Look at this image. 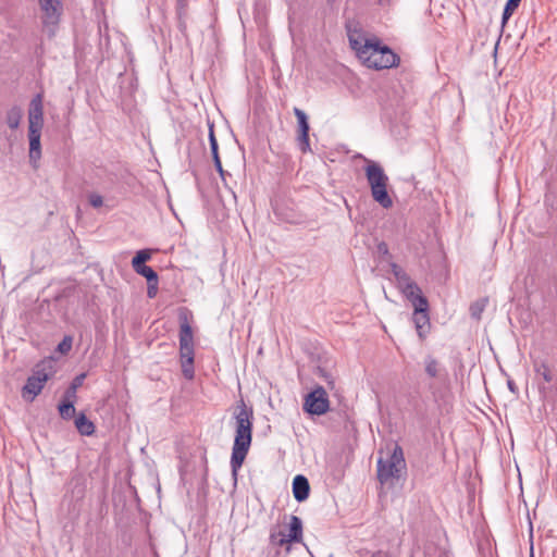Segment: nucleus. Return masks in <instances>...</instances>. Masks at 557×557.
Here are the masks:
<instances>
[{
  "instance_id": "nucleus-17",
  "label": "nucleus",
  "mask_w": 557,
  "mask_h": 557,
  "mask_svg": "<svg viewBox=\"0 0 557 557\" xmlns=\"http://www.w3.org/2000/svg\"><path fill=\"white\" fill-rule=\"evenodd\" d=\"M194 346V335L190 324L184 318L180 324V346Z\"/></svg>"
},
{
  "instance_id": "nucleus-37",
  "label": "nucleus",
  "mask_w": 557,
  "mask_h": 557,
  "mask_svg": "<svg viewBox=\"0 0 557 557\" xmlns=\"http://www.w3.org/2000/svg\"><path fill=\"white\" fill-rule=\"evenodd\" d=\"M391 265V270H392V273L394 274L395 278L399 277V275L401 273H404L405 271L395 262H391L389 263Z\"/></svg>"
},
{
  "instance_id": "nucleus-7",
  "label": "nucleus",
  "mask_w": 557,
  "mask_h": 557,
  "mask_svg": "<svg viewBox=\"0 0 557 557\" xmlns=\"http://www.w3.org/2000/svg\"><path fill=\"white\" fill-rule=\"evenodd\" d=\"M330 409V400L326 391L322 386H317L306 395L304 410L312 416H322Z\"/></svg>"
},
{
  "instance_id": "nucleus-12",
  "label": "nucleus",
  "mask_w": 557,
  "mask_h": 557,
  "mask_svg": "<svg viewBox=\"0 0 557 557\" xmlns=\"http://www.w3.org/2000/svg\"><path fill=\"white\" fill-rule=\"evenodd\" d=\"M310 494V484L308 479L302 474H297L293 480V495L298 503L308 499Z\"/></svg>"
},
{
  "instance_id": "nucleus-36",
  "label": "nucleus",
  "mask_w": 557,
  "mask_h": 557,
  "mask_svg": "<svg viewBox=\"0 0 557 557\" xmlns=\"http://www.w3.org/2000/svg\"><path fill=\"white\" fill-rule=\"evenodd\" d=\"M391 265V270H392V273L394 274L395 278L399 277V275L401 273H404L405 271L395 262H391L389 263Z\"/></svg>"
},
{
  "instance_id": "nucleus-8",
  "label": "nucleus",
  "mask_w": 557,
  "mask_h": 557,
  "mask_svg": "<svg viewBox=\"0 0 557 557\" xmlns=\"http://www.w3.org/2000/svg\"><path fill=\"white\" fill-rule=\"evenodd\" d=\"M50 375L45 369H36L30 375L24 387L22 388V397L26 401H33L37 395H39L45 386V383L49 380Z\"/></svg>"
},
{
  "instance_id": "nucleus-30",
  "label": "nucleus",
  "mask_w": 557,
  "mask_h": 557,
  "mask_svg": "<svg viewBox=\"0 0 557 557\" xmlns=\"http://www.w3.org/2000/svg\"><path fill=\"white\" fill-rule=\"evenodd\" d=\"M181 360H194V346H180Z\"/></svg>"
},
{
  "instance_id": "nucleus-27",
  "label": "nucleus",
  "mask_w": 557,
  "mask_h": 557,
  "mask_svg": "<svg viewBox=\"0 0 557 557\" xmlns=\"http://www.w3.org/2000/svg\"><path fill=\"white\" fill-rule=\"evenodd\" d=\"M182 373L185 379L193 380L195 375L194 360H181Z\"/></svg>"
},
{
  "instance_id": "nucleus-3",
  "label": "nucleus",
  "mask_w": 557,
  "mask_h": 557,
  "mask_svg": "<svg viewBox=\"0 0 557 557\" xmlns=\"http://www.w3.org/2000/svg\"><path fill=\"white\" fill-rule=\"evenodd\" d=\"M364 172L373 200L384 209L392 208L393 199L387 191L388 176L381 164L374 161H368Z\"/></svg>"
},
{
  "instance_id": "nucleus-29",
  "label": "nucleus",
  "mask_w": 557,
  "mask_h": 557,
  "mask_svg": "<svg viewBox=\"0 0 557 557\" xmlns=\"http://www.w3.org/2000/svg\"><path fill=\"white\" fill-rule=\"evenodd\" d=\"M72 336H64V338L58 344L57 351L61 355H66L72 349Z\"/></svg>"
},
{
  "instance_id": "nucleus-23",
  "label": "nucleus",
  "mask_w": 557,
  "mask_h": 557,
  "mask_svg": "<svg viewBox=\"0 0 557 557\" xmlns=\"http://www.w3.org/2000/svg\"><path fill=\"white\" fill-rule=\"evenodd\" d=\"M59 412L60 416L65 420L73 418L75 414L74 403L70 400V398L64 397V399L59 405Z\"/></svg>"
},
{
  "instance_id": "nucleus-32",
  "label": "nucleus",
  "mask_w": 557,
  "mask_h": 557,
  "mask_svg": "<svg viewBox=\"0 0 557 557\" xmlns=\"http://www.w3.org/2000/svg\"><path fill=\"white\" fill-rule=\"evenodd\" d=\"M377 253L384 258H391L388 246L385 242H381L376 246Z\"/></svg>"
},
{
  "instance_id": "nucleus-28",
  "label": "nucleus",
  "mask_w": 557,
  "mask_h": 557,
  "mask_svg": "<svg viewBox=\"0 0 557 557\" xmlns=\"http://www.w3.org/2000/svg\"><path fill=\"white\" fill-rule=\"evenodd\" d=\"M84 377H85V374H79L73 380V382L71 383V386L66 389V392L64 394L65 398H71V397L75 396L76 388L82 385Z\"/></svg>"
},
{
  "instance_id": "nucleus-25",
  "label": "nucleus",
  "mask_w": 557,
  "mask_h": 557,
  "mask_svg": "<svg viewBox=\"0 0 557 557\" xmlns=\"http://www.w3.org/2000/svg\"><path fill=\"white\" fill-rule=\"evenodd\" d=\"M534 371L536 374L541 375L545 382L549 383L553 381L550 369L546 362H536L534 364Z\"/></svg>"
},
{
  "instance_id": "nucleus-5",
  "label": "nucleus",
  "mask_w": 557,
  "mask_h": 557,
  "mask_svg": "<svg viewBox=\"0 0 557 557\" xmlns=\"http://www.w3.org/2000/svg\"><path fill=\"white\" fill-rule=\"evenodd\" d=\"M38 2L42 11L44 29L49 37H53L62 15V2L60 0H38Z\"/></svg>"
},
{
  "instance_id": "nucleus-13",
  "label": "nucleus",
  "mask_w": 557,
  "mask_h": 557,
  "mask_svg": "<svg viewBox=\"0 0 557 557\" xmlns=\"http://www.w3.org/2000/svg\"><path fill=\"white\" fill-rule=\"evenodd\" d=\"M209 143H210L212 159L214 162V168L219 172L222 180H224L225 171L222 168L221 159L219 156V146H218V141H216V138L214 135L213 124L209 125Z\"/></svg>"
},
{
  "instance_id": "nucleus-39",
  "label": "nucleus",
  "mask_w": 557,
  "mask_h": 557,
  "mask_svg": "<svg viewBox=\"0 0 557 557\" xmlns=\"http://www.w3.org/2000/svg\"><path fill=\"white\" fill-rule=\"evenodd\" d=\"M379 4H383V0H376Z\"/></svg>"
},
{
  "instance_id": "nucleus-34",
  "label": "nucleus",
  "mask_w": 557,
  "mask_h": 557,
  "mask_svg": "<svg viewBox=\"0 0 557 557\" xmlns=\"http://www.w3.org/2000/svg\"><path fill=\"white\" fill-rule=\"evenodd\" d=\"M148 288H147V296L149 298H154L158 293V281L157 282H147Z\"/></svg>"
},
{
  "instance_id": "nucleus-10",
  "label": "nucleus",
  "mask_w": 557,
  "mask_h": 557,
  "mask_svg": "<svg viewBox=\"0 0 557 557\" xmlns=\"http://www.w3.org/2000/svg\"><path fill=\"white\" fill-rule=\"evenodd\" d=\"M294 114L297 117V123H298V135H297L298 147L301 152L306 153V152L310 151V143H309L310 126H309V122H308V116L305 113V111H302L299 108H294Z\"/></svg>"
},
{
  "instance_id": "nucleus-38",
  "label": "nucleus",
  "mask_w": 557,
  "mask_h": 557,
  "mask_svg": "<svg viewBox=\"0 0 557 557\" xmlns=\"http://www.w3.org/2000/svg\"><path fill=\"white\" fill-rule=\"evenodd\" d=\"M507 385H508V388H509L513 394H516V393H517L518 388H517V386H516V384H515V382H513V381L508 380Z\"/></svg>"
},
{
  "instance_id": "nucleus-16",
  "label": "nucleus",
  "mask_w": 557,
  "mask_h": 557,
  "mask_svg": "<svg viewBox=\"0 0 557 557\" xmlns=\"http://www.w3.org/2000/svg\"><path fill=\"white\" fill-rule=\"evenodd\" d=\"M23 119V109L20 106L11 107L5 114V123L11 129L18 128Z\"/></svg>"
},
{
  "instance_id": "nucleus-31",
  "label": "nucleus",
  "mask_w": 557,
  "mask_h": 557,
  "mask_svg": "<svg viewBox=\"0 0 557 557\" xmlns=\"http://www.w3.org/2000/svg\"><path fill=\"white\" fill-rule=\"evenodd\" d=\"M359 557H391L388 553L386 552H383V550H376V552H371V550H360L359 552Z\"/></svg>"
},
{
  "instance_id": "nucleus-33",
  "label": "nucleus",
  "mask_w": 557,
  "mask_h": 557,
  "mask_svg": "<svg viewBox=\"0 0 557 557\" xmlns=\"http://www.w3.org/2000/svg\"><path fill=\"white\" fill-rule=\"evenodd\" d=\"M89 203L94 208H100L103 205V198L98 194H91L89 196Z\"/></svg>"
},
{
  "instance_id": "nucleus-15",
  "label": "nucleus",
  "mask_w": 557,
  "mask_h": 557,
  "mask_svg": "<svg viewBox=\"0 0 557 557\" xmlns=\"http://www.w3.org/2000/svg\"><path fill=\"white\" fill-rule=\"evenodd\" d=\"M288 540L292 543H298L302 539V521L297 516H290Z\"/></svg>"
},
{
  "instance_id": "nucleus-19",
  "label": "nucleus",
  "mask_w": 557,
  "mask_h": 557,
  "mask_svg": "<svg viewBox=\"0 0 557 557\" xmlns=\"http://www.w3.org/2000/svg\"><path fill=\"white\" fill-rule=\"evenodd\" d=\"M269 542L273 546H283L292 543L287 535L281 531L277 527H272L270 530Z\"/></svg>"
},
{
  "instance_id": "nucleus-1",
  "label": "nucleus",
  "mask_w": 557,
  "mask_h": 557,
  "mask_svg": "<svg viewBox=\"0 0 557 557\" xmlns=\"http://www.w3.org/2000/svg\"><path fill=\"white\" fill-rule=\"evenodd\" d=\"M235 438L232 448L231 468L234 480H237L238 470L242 468L249 451L252 441L253 410L248 407L244 399L236 404L234 411Z\"/></svg>"
},
{
  "instance_id": "nucleus-21",
  "label": "nucleus",
  "mask_w": 557,
  "mask_h": 557,
  "mask_svg": "<svg viewBox=\"0 0 557 557\" xmlns=\"http://www.w3.org/2000/svg\"><path fill=\"white\" fill-rule=\"evenodd\" d=\"M424 370L430 377H437L441 372L440 362L431 355H428L424 358Z\"/></svg>"
},
{
  "instance_id": "nucleus-2",
  "label": "nucleus",
  "mask_w": 557,
  "mask_h": 557,
  "mask_svg": "<svg viewBox=\"0 0 557 557\" xmlns=\"http://www.w3.org/2000/svg\"><path fill=\"white\" fill-rule=\"evenodd\" d=\"M348 37L349 44L356 51L357 57L369 69L384 70L399 64V57L387 46H382L379 41L373 42L369 39H366L362 44L352 35Z\"/></svg>"
},
{
  "instance_id": "nucleus-6",
  "label": "nucleus",
  "mask_w": 557,
  "mask_h": 557,
  "mask_svg": "<svg viewBox=\"0 0 557 557\" xmlns=\"http://www.w3.org/2000/svg\"><path fill=\"white\" fill-rule=\"evenodd\" d=\"M414 308L412 321L420 339H424L430 332L429 301L426 297H417L410 301Z\"/></svg>"
},
{
  "instance_id": "nucleus-11",
  "label": "nucleus",
  "mask_w": 557,
  "mask_h": 557,
  "mask_svg": "<svg viewBox=\"0 0 557 557\" xmlns=\"http://www.w3.org/2000/svg\"><path fill=\"white\" fill-rule=\"evenodd\" d=\"M396 281L399 289L409 301L416 300L417 297H424L421 288L406 272L401 273Z\"/></svg>"
},
{
  "instance_id": "nucleus-4",
  "label": "nucleus",
  "mask_w": 557,
  "mask_h": 557,
  "mask_svg": "<svg viewBox=\"0 0 557 557\" xmlns=\"http://www.w3.org/2000/svg\"><path fill=\"white\" fill-rule=\"evenodd\" d=\"M406 471V461L403 448L395 445L393 451L387 458L377 460V479L381 484L394 485L395 480H399Z\"/></svg>"
},
{
  "instance_id": "nucleus-18",
  "label": "nucleus",
  "mask_w": 557,
  "mask_h": 557,
  "mask_svg": "<svg viewBox=\"0 0 557 557\" xmlns=\"http://www.w3.org/2000/svg\"><path fill=\"white\" fill-rule=\"evenodd\" d=\"M75 425L82 435H91L95 432L94 423L84 413L75 419Z\"/></svg>"
},
{
  "instance_id": "nucleus-20",
  "label": "nucleus",
  "mask_w": 557,
  "mask_h": 557,
  "mask_svg": "<svg viewBox=\"0 0 557 557\" xmlns=\"http://www.w3.org/2000/svg\"><path fill=\"white\" fill-rule=\"evenodd\" d=\"M487 304H488L487 297H483V298H480V299L473 301L469 308L471 318L475 319L476 321L481 320L482 313L485 310Z\"/></svg>"
},
{
  "instance_id": "nucleus-22",
  "label": "nucleus",
  "mask_w": 557,
  "mask_h": 557,
  "mask_svg": "<svg viewBox=\"0 0 557 557\" xmlns=\"http://www.w3.org/2000/svg\"><path fill=\"white\" fill-rule=\"evenodd\" d=\"M133 269L137 274L144 276L147 280V282L159 281L158 273L151 267H148L146 264H140V265H134Z\"/></svg>"
},
{
  "instance_id": "nucleus-26",
  "label": "nucleus",
  "mask_w": 557,
  "mask_h": 557,
  "mask_svg": "<svg viewBox=\"0 0 557 557\" xmlns=\"http://www.w3.org/2000/svg\"><path fill=\"white\" fill-rule=\"evenodd\" d=\"M151 259V250L150 249H141L136 252L134 258L132 259V267L146 264L148 260Z\"/></svg>"
},
{
  "instance_id": "nucleus-24",
  "label": "nucleus",
  "mask_w": 557,
  "mask_h": 557,
  "mask_svg": "<svg viewBox=\"0 0 557 557\" xmlns=\"http://www.w3.org/2000/svg\"><path fill=\"white\" fill-rule=\"evenodd\" d=\"M520 2L521 0H507L502 15L503 25H505L508 22L513 12L518 9Z\"/></svg>"
},
{
  "instance_id": "nucleus-14",
  "label": "nucleus",
  "mask_w": 557,
  "mask_h": 557,
  "mask_svg": "<svg viewBox=\"0 0 557 557\" xmlns=\"http://www.w3.org/2000/svg\"><path fill=\"white\" fill-rule=\"evenodd\" d=\"M40 136L41 134H28L29 139V162L32 163L34 169L38 168V161L41 158V145H40Z\"/></svg>"
},
{
  "instance_id": "nucleus-35",
  "label": "nucleus",
  "mask_w": 557,
  "mask_h": 557,
  "mask_svg": "<svg viewBox=\"0 0 557 557\" xmlns=\"http://www.w3.org/2000/svg\"><path fill=\"white\" fill-rule=\"evenodd\" d=\"M318 374L323 377L327 384L333 385L332 376L324 369L318 368Z\"/></svg>"
},
{
  "instance_id": "nucleus-9",
  "label": "nucleus",
  "mask_w": 557,
  "mask_h": 557,
  "mask_svg": "<svg viewBox=\"0 0 557 557\" xmlns=\"http://www.w3.org/2000/svg\"><path fill=\"white\" fill-rule=\"evenodd\" d=\"M42 95L33 97L28 108V134H41L44 127Z\"/></svg>"
}]
</instances>
